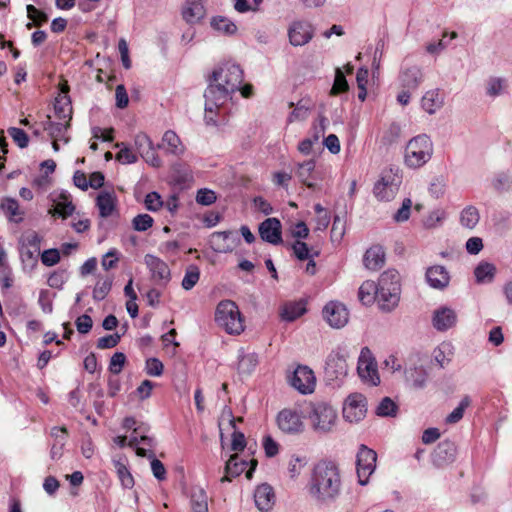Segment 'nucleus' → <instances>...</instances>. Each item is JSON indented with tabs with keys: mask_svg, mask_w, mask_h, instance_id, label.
Listing matches in <instances>:
<instances>
[{
	"mask_svg": "<svg viewBox=\"0 0 512 512\" xmlns=\"http://www.w3.org/2000/svg\"><path fill=\"white\" fill-rule=\"evenodd\" d=\"M67 429L65 427H53L50 431V436L53 439L50 444V458L52 460H59L63 456L64 447L67 442Z\"/></svg>",
	"mask_w": 512,
	"mask_h": 512,
	"instance_id": "26",
	"label": "nucleus"
},
{
	"mask_svg": "<svg viewBox=\"0 0 512 512\" xmlns=\"http://www.w3.org/2000/svg\"><path fill=\"white\" fill-rule=\"evenodd\" d=\"M278 428L285 434L296 435L304 431L302 414L291 408L282 409L276 417Z\"/></svg>",
	"mask_w": 512,
	"mask_h": 512,
	"instance_id": "8",
	"label": "nucleus"
},
{
	"mask_svg": "<svg viewBox=\"0 0 512 512\" xmlns=\"http://www.w3.org/2000/svg\"><path fill=\"white\" fill-rule=\"evenodd\" d=\"M433 327L440 332L447 331L457 323V314L455 310L447 306H441L436 309L432 317Z\"/></svg>",
	"mask_w": 512,
	"mask_h": 512,
	"instance_id": "20",
	"label": "nucleus"
},
{
	"mask_svg": "<svg viewBox=\"0 0 512 512\" xmlns=\"http://www.w3.org/2000/svg\"><path fill=\"white\" fill-rule=\"evenodd\" d=\"M232 235L230 231L214 232L210 237V246L217 253H227L233 250V243L229 242Z\"/></svg>",
	"mask_w": 512,
	"mask_h": 512,
	"instance_id": "32",
	"label": "nucleus"
},
{
	"mask_svg": "<svg viewBox=\"0 0 512 512\" xmlns=\"http://www.w3.org/2000/svg\"><path fill=\"white\" fill-rule=\"evenodd\" d=\"M67 280H68L67 271L66 270H57V271L52 272L49 275V277L47 279V284L51 288L62 289L63 285L66 283Z\"/></svg>",
	"mask_w": 512,
	"mask_h": 512,
	"instance_id": "58",
	"label": "nucleus"
},
{
	"mask_svg": "<svg viewBox=\"0 0 512 512\" xmlns=\"http://www.w3.org/2000/svg\"><path fill=\"white\" fill-rule=\"evenodd\" d=\"M406 382L414 389H422L425 387L428 373L423 367H413L405 372Z\"/></svg>",
	"mask_w": 512,
	"mask_h": 512,
	"instance_id": "36",
	"label": "nucleus"
},
{
	"mask_svg": "<svg viewBox=\"0 0 512 512\" xmlns=\"http://www.w3.org/2000/svg\"><path fill=\"white\" fill-rule=\"evenodd\" d=\"M341 490L338 465L330 460L318 462L313 469L309 492L319 501L335 499Z\"/></svg>",
	"mask_w": 512,
	"mask_h": 512,
	"instance_id": "1",
	"label": "nucleus"
},
{
	"mask_svg": "<svg viewBox=\"0 0 512 512\" xmlns=\"http://www.w3.org/2000/svg\"><path fill=\"white\" fill-rule=\"evenodd\" d=\"M364 266L368 270H379L385 263V252L381 246H372L364 254Z\"/></svg>",
	"mask_w": 512,
	"mask_h": 512,
	"instance_id": "29",
	"label": "nucleus"
},
{
	"mask_svg": "<svg viewBox=\"0 0 512 512\" xmlns=\"http://www.w3.org/2000/svg\"><path fill=\"white\" fill-rule=\"evenodd\" d=\"M162 146L170 154L180 156L184 153L185 147L179 136L172 130H168L162 137Z\"/></svg>",
	"mask_w": 512,
	"mask_h": 512,
	"instance_id": "35",
	"label": "nucleus"
},
{
	"mask_svg": "<svg viewBox=\"0 0 512 512\" xmlns=\"http://www.w3.org/2000/svg\"><path fill=\"white\" fill-rule=\"evenodd\" d=\"M358 298L364 305H371L377 301V285L374 281L367 280L362 283L358 290Z\"/></svg>",
	"mask_w": 512,
	"mask_h": 512,
	"instance_id": "39",
	"label": "nucleus"
},
{
	"mask_svg": "<svg viewBox=\"0 0 512 512\" xmlns=\"http://www.w3.org/2000/svg\"><path fill=\"white\" fill-rule=\"evenodd\" d=\"M26 10L28 18L34 22L35 26L40 27L48 21V15L35 6L29 4Z\"/></svg>",
	"mask_w": 512,
	"mask_h": 512,
	"instance_id": "60",
	"label": "nucleus"
},
{
	"mask_svg": "<svg viewBox=\"0 0 512 512\" xmlns=\"http://www.w3.org/2000/svg\"><path fill=\"white\" fill-rule=\"evenodd\" d=\"M326 373L334 378H344L348 373V364L344 354L335 352L329 355L326 361Z\"/></svg>",
	"mask_w": 512,
	"mask_h": 512,
	"instance_id": "22",
	"label": "nucleus"
},
{
	"mask_svg": "<svg viewBox=\"0 0 512 512\" xmlns=\"http://www.w3.org/2000/svg\"><path fill=\"white\" fill-rule=\"evenodd\" d=\"M357 371L360 378L373 386L380 383V378L377 370V363L369 350L364 347L361 349L360 356L358 359Z\"/></svg>",
	"mask_w": 512,
	"mask_h": 512,
	"instance_id": "10",
	"label": "nucleus"
},
{
	"mask_svg": "<svg viewBox=\"0 0 512 512\" xmlns=\"http://www.w3.org/2000/svg\"><path fill=\"white\" fill-rule=\"evenodd\" d=\"M120 148V151L116 154V159L122 164H133L136 163L138 157L127 147L124 143H118L116 145Z\"/></svg>",
	"mask_w": 512,
	"mask_h": 512,
	"instance_id": "57",
	"label": "nucleus"
},
{
	"mask_svg": "<svg viewBox=\"0 0 512 512\" xmlns=\"http://www.w3.org/2000/svg\"><path fill=\"white\" fill-rule=\"evenodd\" d=\"M211 26L224 34L232 35L237 31V26L229 19L223 16L213 17L211 20Z\"/></svg>",
	"mask_w": 512,
	"mask_h": 512,
	"instance_id": "49",
	"label": "nucleus"
},
{
	"mask_svg": "<svg viewBox=\"0 0 512 512\" xmlns=\"http://www.w3.org/2000/svg\"><path fill=\"white\" fill-rule=\"evenodd\" d=\"M295 175L299 182L312 191H321L322 185L317 181L331 180L330 172L325 169H316V162L313 159L298 163Z\"/></svg>",
	"mask_w": 512,
	"mask_h": 512,
	"instance_id": "5",
	"label": "nucleus"
},
{
	"mask_svg": "<svg viewBox=\"0 0 512 512\" xmlns=\"http://www.w3.org/2000/svg\"><path fill=\"white\" fill-rule=\"evenodd\" d=\"M289 41L293 46H303L314 36V28L308 21H294L288 29Z\"/></svg>",
	"mask_w": 512,
	"mask_h": 512,
	"instance_id": "17",
	"label": "nucleus"
},
{
	"mask_svg": "<svg viewBox=\"0 0 512 512\" xmlns=\"http://www.w3.org/2000/svg\"><path fill=\"white\" fill-rule=\"evenodd\" d=\"M507 87V81L501 77H490L486 85V94L489 97H497L503 94Z\"/></svg>",
	"mask_w": 512,
	"mask_h": 512,
	"instance_id": "48",
	"label": "nucleus"
},
{
	"mask_svg": "<svg viewBox=\"0 0 512 512\" xmlns=\"http://www.w3.org/2000/svg\"><path fill=\"white\" fill-rule=\"evenodd\" d=\"M96 205L101 217H109L112 215L116 206L115 198L109 192H102L97 196Z\"/></svg>",
	"mask_w": 512,
	"mask_h": 512,
	"instance_id": "41",
	"label": "nucleus"
},
{
	"mask_svg": "<svg viewBox=\"0 0 512 512\" xmlns=\"http://www.w3.org/2000/svg\"><path fill=\"white\" fill-rule=\"evenodd\" d=\"M480 220L479 211L474 206H467L460 215L461 225L468 229H473Z\"/></svg>",
	"mask_w": 512,
	"mask_h": 512,
	"instance_id": "44",
	"label": "nucleus"
},
{
	"mask_svg": "<svg viewBox=\"0 0 512 512\" xmlns=\"http://www.w3.org/2000/svg\"><path fill=\"white\" fill-rule=\"evenodd\" d=\"M435 457L441 462H452L456 457V445L450 440L441 441L435 450Z\"/></svg>",
	"mask_w": 512,
	"mask_h": 512,
	"instance_id": "42",
	"label": "nucleus"
},
{
	"mask_svg": "<svg viewBox=\"0 0 512 512\" xmlns=\"http://www.w3.org/2000/svg\"><path fill=\"white\" fill-rule=\"evenodd\" d=\"M376 460V452L365 445H361L356 460V471L360 485L364 486L369 482V477L376 468Z\"/></svg>",
	"mask_w": 512,
	"mask_h": 512,
	"instance_id": "7",
	"label": "nucleus"
},
{
	"mask_svg": "<svg viewBox=\"0 0 512 512\" xmlns=\"http://www.w3.org/2000/svg\"><path fill=\"white\" fill-rule=\"evenodd\" d=\"M451 349L452 347L449 343H442L434 350V360L441 368H444L451 361Z\"/></svg>",
	"mask_w": 512,
	"mask_h": 512,
	"instance_id": "52",
	"label": "nucleus"
},
{
	"mask_svg": "<svg viewBox=\"0 0 512 512\" xmlns=\"http://www.w3.org/2000/svg\"><path fill=\"white\" fill-rule=\"evenodd\" d=\"M242 83L243 70L241 67L227 62L213 71L206 89H211L215 96L228 101L240 89Z\"/></svg>",
	"mask_w": 512,
	"mask_h": 512,
	"instance_id": "2",
	"label": "nucleus"
},
{
	"mask_svg": "<svg viewBox=\"0 0 512 512\" xmlns=\"http://www.w3.org/2000/svg\"><path fill=\"white\" fill-rule=\"evenodd\" d=\"M217 200L216 193L213 190L202 188L197 191L196 202L198 204L209 206Z\"/></svg>",
	"mask_w": 512,
	"mask_h": 512,
	"instance_id": "62",
	"label": "nucleus"
},
{
	"mask_svg": "<svg viewBox=\"0 0 512 512\" xmlns=\"http://www.w3.org/2000/svg\"><path fill=\"white\" fill-rule=\"evenodd\" d=\"M254 501L260 511H270L275 504L273 488L268 484L259 485L254 492Z\"/></svg>",
	"mask_w": 512,
	"mask_h": 512,
	"instance_id": "24",
	"label": "nucleus"
},
{
	"mask_svg": "<svg viewBox=\"0 0 512 512\" xmlns=\"http://www.w3.org/2000/svg\"><path fill=\"white\" fill-rule=\"evenodd\" d=\"M292 249L296 258L301 261L313 258L314 256L318 255V253L311 254L307 244L300 240L294 242Z\"/></svg>",
	"mask_w": 512,
	"mask_h": 512,
	"instance_id": "61",
	"label": "nucleus"
},
{
	"mask_svg": "<svg viewBox=\"0 0 512 512\" xmlns=\"http://www.w3.org/2000/svg\"><path fill=\"white\" fill-rule=\"evenodd\" d=\"M289 383L298 392L306 395L314 391L316 378L308 366L299 365L289 377Z\"/></svg>",
	"mask_w": 512,
	"mask_h": 512,
	"instance_id": "12",
	"label": "nucleus"
},
{
	"mask_svg": "<svg viewBox=\"0 0 512 512\" xmlns=\"http://www.w3.org/2000/svg\"><path fill=\"white\" fill-rule=\"evenodd\" d=\"M443 105V97L440 94L439 89H433L427 91L422 99L421 106L429 114H434Z\"/></svg>",
	"mask_w": 512,
	"mask_h": 512,
	"instance_id": "34",
	"label": "nucleus"
},
{
	"mask_svg": "<svg viewBox=\"0 0 512 512\" xmlns=\"http://www.w3.org/2000/svg\"><path fill=\"white\" fill-rule=\"evenodd\" d=\"M112 279L106 277L105 279H100L94 286L92 297L95 301H102L106 298L112 288Z\"/></svg>",
	"mask_w": 512,
	"mask_h": 512,
	"instance_id": "51",
	"label": "nucleus"
},
{
	"mask_svg": "<svg viewBox=\"0 0 512 512\" xmlns=\"http://www.w3.org/2000/svg\"><path fill=\"white\" fill-rule=\"evenodd\" d=\"M205 97V115L204 121L207 125L216 126L226 121L225 117L222 116V110L224 105L228 102L221 97L214 95L211 89H206L204 93Z\"/></svg>",
	"mask_w": 512,
	"mask_h": 512,
	"instance_id": "9",
	"label": "nucleus"
},
{
	"mask_svg": "<svg viewBox=\"0 0 512 512\" xmlns=\"http://www.w3.org/2000/svg\"><path fill=\"white\" fill-rule=\"evenodd\" d=\"M326 129V118H320L319 126H315V133L312 138H305L298 144V150L303 155H309L312 152L313 145L319 140L320 136H322Z\"/></svg>",
	"mask_w": 512,
	"mask_h": 512,
	"instance_id": "38",
	"label": "nucleus"
},
{
	"mask_svg": "<svg viewBox=\"0 0 512 512\" xmlns=\"http://www.w3.org/2000/svg\"><path fill=\"white\" fill-rule=\"evenodd\" d=\"M154 223L153 218L149 214H139L133 218V229L139 232H144L152 227Z\"/></svg>",
	"mask_w": 512,
	"mask_h": 512,
	"instance_id": "59",
	"label": "nucleus"
},
{
	"mask_svg": "<svg viewBox=\"0 0 512 512\" xmlns=\"http://www.w3.org/2000/svg\"><path fill=\"white\" fill-rule=\"evenodd\" d=\"M425 278L431 288L442 290L449 285L450 275L442 265H434L427 268Z\"/></svg>",
	"mask_w": 512,
	"mask_h": 512,
	"instance_id": "21",
	"label": "nucleus"
},
{
	"mask_svg": "<svg viewBox=\"0 0 512 512\" xmlns=\"http://www.w3.org/2000/svg\"><path fill=\"white\" fill-rule=\"evenodd\" d=\"M152 441H153L152 438H150L146 435L139 436L138 432L137 433L133 432L127 445L132 448H136L137 455L145 457V456H147L146 450L144 448L140 447L139 445L142 443L144 445L151 446Z\"/></svg>",
	"mask_w": 512,
	"mask_h": 512,
	"instance_id": "55",
	"label": "nucleus"
},
{
	"mask_svg": "<svg viewBox=\"0 0 512 512\" xmlns=\"http://www.w3.org/2000/svg\"><path fill=\"white\" fill-rule=\"evenodd\" d=\"M134 145L139 155L147 164L156 168L161 166L162 161L157 154V148H159L160 145L156 147L148 135L142 132L136 134Z\"/></svg>",
	"mask_w": 512,
	"mask_h": 512,
	"instance_id": "13",
	"label": "nucleus"
},
{
	"mask_svg": "<svg viewBox=\"0 0 512 512\" xmlns=\"http://www.w3.org/2000/svg\"><path fill=\"white\" fill-rule=\"evenodd\" d=\"M8 134L20 148H26L28 146L29 138L24 130L17 127H10Z\"/></svg>",
	"mask_w": 512,
	"mask_h": 512,
	"instance_id": "63",
	"label": "nucleus"
},
{
	"mask_svg": "<svg viewBox=\"0 0 512 512\" xmlns=\"http://www.w3.org/2000/svg\"><path fill=\"white\" fill-rule=\"evenodd\" d=\"M258 365V356L255 353L244 354L239 358L238 371L244 374L252 373Z\"/></svg>",
	"mask_w": 512,
	"mask_h": 512,
	"instance_id": "50",
	"label": "nucleus"
},
{
	"mask_svg": "<svg viewBox=\"0 0 512 512\" xmlns=\"http://www.w3.org/2000/svg\"><path fill=\"white\" fill-rule=\"evenodd\" d=\"M289 107H294L287 119L289 123L307 119L311 110L310 104L304 99L300 100L296 105H294L293 102H290Z\"/></svg>",
	"mask_w": 512,
	"mask_h": 512,
	"instance_id": "43",
	"label": "nucleus"
},
{
	"mask_svg": "<svg viewBox=\"0 0 512 512\" xmlns=\"http://www.w3.org/2000/svg\"><path fill=\"white\" fill-rule=\"evenodd\" d=\"M496 274V266L490 262H480L475 270L474 275L478 283L492 282Z\"/></svg>",
	"mask_w": 512,
	"mask_h": 512,
	"instance_id": "40",
	"label": "nucleus"
},
{
	"mask_svg": "<svg viewBox=\"0 0 512 512\" xmlns=\"http://www.w3.org/2000/svg\"><path fill=\"white\" fill-rule=\"evenodd\" d=\"M259 235L261 239L273 245H278L282 242V225L277 218H267L260 223Z\"/></svg>",
	"mask_w": 512,
	"mask_h": 512,
	"instance_id": "19",
	"label": "nucleus"
},
{
	"mask_svg": "<svg viewBox=\"0 0 512 512\" xmlns=\"http://www.w3.org/2000/svg\"><path fill=\"white\" fill-rule=\"evenodd\" d=\"M397 411L398 406L390 397H384L376 408V414L381 417H394Z\"/></svg>",
	"mask_w": 512,
	"mask_h": 512,
	"instance_id": "53",
	"label": "nucleus"
},
{
	"mask_svg": "<svg viewBox=\"0 0 512 512\" xmlns=\"http://www.w3.org/2000/svg\"><path fill=\"white\" fill-rule=\"evenodd\" d=\"M323 317L333 328L344 327L348 322L349 313L346 307L337 301L327 303L323 308Z\"/></svg>",
	"mask_w": 512,
	"mask_h": 512,
	"instance_id": "16",
	"label": "nucleus"
},
{
	"mask_svg": "<svg viewBox=\"0 0 512 512\" xmlns=\"http://www.w3.org/2000/svg\"><path fill=\"white\" fill-rule=\"evenodd\" d=\"M206 14L202 0H187L183 9V19L189 24L198 23Z\"/></svg>",
	"mask_w": 512,
	"mask_h": 512,
	"instance_id": "27",
	"label": "nucleus"
},
{
	"mask_svg": "<svg viewBox=\"0 0 512 512\" xmlns=\"http://www.w3.org/2000/svg\"><path fill=\"white\" fill-rule=\"evenodd\" d=\"M247 462L240 459L238 455H232L226 463L225 476L221 478V482L231 481L232 478L239 476L244 472Z\"/></svg>",
	"mask_w": 512,
	"mask_h": 512,
	"instance_id": "37",
	"label": "nucleus"
},
{
	"mask_svg": "<svg viewBox=\"0 0 512 512\" xmlns=\"http://www.w3.org/2000/svg\"><path fill=\"white\" fill-rule=\"evenodd\" d=\"M55 117L58 120L70 122L72 119V104L70 97L66 94H59L54 103Z\"/></svg>",
	"mask_w": 512,
	"mask_h": 512,
	"instance_id": "31",
	"label": "nucleus"
},
{
	"mask_svg": "<svg viewBox=\"0 0 512 512\" xmlns=\"http://www.w3.org/2000/svg\"><path fill=\"white\" fill-rule=\"evenodd\" d=\"M306 302L304 300L290 301L285 303L280 312L282 320L292 322L306 313Z\"/></svg>",
	"mask_w": 512,
	"mask_h": 512,
	"instance_id": "30",
	"label": "nucleus"
},
{
	"mask_svg": "<svg viewBox=\"0 0 512 512\" xmlns=\"http://www.w3.org/2000/svg\"><path fill=\"white\" fill-rule=\"evenodd\" d=\"M113 465L116 469L117 475L124 488H132L134 485V479L131 475L127 465L121 460H114Z\"/></svg>",
	"mask_w": 512,
	"mask_h": 512,
	"instance_id": "46",
	"label": "nucleus"
},
{
	"mask_svg": "<svg viewBox=\"0 0 512 512\" xmlns=\"http://www.w3.org/2000/svg\"><path fill=\"white\" fill-rule=\"evenodd\" d=\"M70 127V122L63 120L52 121L50 116L46 117V120L42 122V129L48 132V135L52 140L63 141L65 144L69 142L67 131Z\"/></svg>",
	"mask_w": 512,
	"mask_h": 512,
	"instance_id": "23",
	"label": "nucleus"
},
{
	"mask_svg": "<svg viewBox=\"0 0 512 512\" xmlns=\"http://www.w3.org/2000/svg\"><path fill=\"white\" fill-rule=\"evenodd\" d=\"M470 405V399L468 396H465L458 406L446 417V423L455 424L459 422L464 415L466 408Z\"/></svg>",
	"mask_w": 512,
	"mask_h": 512,
	"instance_id": "56",
	"label": "nucleus"
},
{
	"mask_svg": "<svg viewBox=\"0 0 512 512\" xmlns=\"http://www.w3.org/2000/svg\"><path fill=\"white\" fill-rule=\"evenodd\" d=\"M399 184L400 180L397 175H394L392 171L385 172L375 183L373 193L378 200L389 201L395 197Z\"/></svg>",
	"mask_w": 512,
	"mask_h": 512,
	"instance_id": "14",
	"label": "nucleus"
},
{
	"mask_svg": "<svg viewBox=\"0 0 512 512\" xmlns=\"http://www.w3.org/2000/svg\"><path fill=\"white\" fill-rule=\"evenodd\" d=\"M215 321L219 327L230 335H239L244 331V319L232 300H222L215 311Z\"/></svg>",
	"mask_w": 512,
	"mask_h": 512,
	"instance_id": "3",
	"label": "nucleus"
},
{
	"mask_svg": "<svg viewBox=\"0 0 512 512\" xmlns=\"http://www.w3.org/2000/svg\"><path fill=\"white\" fill-rule=\"evenodd\" d=\"M309 418L315 431L327 433L335 425L337 413L328 403L316 402L311 405Z\"/></svg>",
	"mask_w": 512,
	"mask_h": 512,
	"instance_id": "6",
	"label": "nucleus"
},
{
	"mask_svg": "<svg viewBox=\"0 0 512 512\" xmlns=\"http://www.w3.org/2000/svg\"><path fill=\"white\" fill-rule=\"evenodd\" d=\"M401 292H397L395 288L392 291L377 289V303L379 309L383 312L393 311L399 304Z\"/></svg>",
	"mask_w": 512,
	"mask_h": 512,
	"instance_id": "28",
	"label": "nucleus"
},
{
	"mask_svg": "<svg viewBox=\"0 0 512 512\" xmlns=\"http://www.w3.org/2000/svg\"><path fill=\"white\" fill-rule=\"evenodd\" d=\"M144 263L151 274L152 281L159 286L166 287L171 280V271L168 264L152 254L145 255Z\"/></svg>",
	"mask_w": 512,
	"mask_h": 512,
	"instance_id": "11",
	"label": "nucleus"
},
{
	"mask_svg": "<svg viewBox=\"0 0 512 512\" xmlns=\"http://www.w3.org/2000/svg\"><path fill=\"white\" fill-rule=\"evenodd\" d=\"M200 279V269L196 265H189L185 270V275L182 279L181 286L184 290H191Z\"/></svg>",
	"mask_w": 512,
	"mask_h": 512,
	"instance_id": "45",
	"label": "nucleus"
},
{
	"mask_svg": "<svg viewBox=\"0 0 512 512\" xmlns=\"http://www.w3.org/2000/svg\"><path fill=\"white\" fill-rule=\"evenodd\" d=\"M376 285L379 290L392 291V288H395L397 292H401L400 275L398 271L395 269L384 271L380 275Z\"/></svg>",
	"mask_w": 512,
	"mask_h": 512,
	"instance_id": "33",
	"label": "nucleus"
},
{
	"mask_svg": "<svg viewBox=\"0 0 512 512\" xmlns=\"http://www.w3.org/2000/svg\"><path fill=\"white\" fill-rule=\"evenodd\" d=\"M163 370V363L158 358H149L146 360L145 371L147 375L158 377L163 374Z\"/></svg>",
	"mask_w": 512,
	"mask_h": 512,
	"instance_id": "64",
	"label": "nucleus"
},
{
	"mask_svg": "<svg viewBox=\"0 0 512 512\" xmlns=\"http://www.w3.org/2000/svg\"><path fill=\"white\" fill-rule=\"evenodd\" d=\"M366 398L360 393L350 394L343 407V417L353 423L359 422L366 415Z\"/></svg>",
	"mask_w": 512,
	"mask_h": 512,
	"instance_id": "15",
	"label": "nucleus"
},
{
	"mask_svg": "<svg viewBox=\"0 0 512 512\" xmlns=\"http://www.w3.org/2000/svg\"><path fill=\"white\" fill-rule=\"evenodd\" d=\"M398 80L402 89L415 91L424 80V74L418 65H405L401 68Z\"/></svg>",
	"mask_w": 512,
	"mask_h": 512,
	"instance_id": "18",
	"label": "nucleus"
},
{
	"mask_svg": "<svg viewBox=\"0 0 512 512\" xmlns=\"http://www.w3.org/2000/svg\"><path fill=\"white\" fill-rule=\"evenodd\" d=\"M193 512H208L207 496L203 489L194 490L191 495Z\"/></svg>",
	"mask_w": 512,
	"mask_h": 512,
	"instance_id": "54",
	"label": "nucleus"
},
{
	"mask_svg": "<svg viewBox=\"0 0 512 512\" xmlns=\"http://www.w3.org/2000/svg\"><path fill=\"white\" fill-rule=\"evenodd\" d=\"M0 209L9 222L21 223L25 218V210L19 205V202L12 197H4L0 201Z\"/></svg>",
	"mask_w": 512,
	"mask_h": 512,
	"instance_id": "25",
	"label": "nucleus"
},
{
	"mask_svg": "<svg viewBox=\"0 0 512 512\" xmlns=\"http://www.w3.org/2000/svg\"><path fill=\"white\" fill-rule=\"evenodd\" d=\"M401 137V127L397 123H391L381 136V143L384 146H391L398 142Z\"/></svg>",
	"mask_w": 512,
	"mask_h": 512,
	"instance_id": "47",
	"label": "nucleus"
},
{
	"mask_svg": "<svg viewBox=\"0 0 512 512\" xmlns=\"http://www.w3.org/2000/svg\"><path fill=\"white\" fill-rule=\"evenodd\" d=\"M433 143L429 136L422 134L412 138L405 149V164L410 168H420L432 157Z\"/></svg>",
	"mask_w": 512,
	"mask_h": 512,
	"instance_id": "4",
	"label": "nucleus"
}]
</instances>
